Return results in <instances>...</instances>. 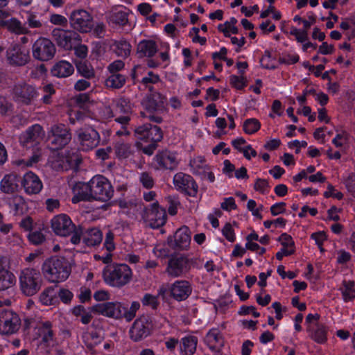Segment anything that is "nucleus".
Segmentation results:
<instances>
[{"label":"nucleus","mask_w":355,"mask_h":355,"mask_svg":"<svg viewBox=\"0 0 355 355\" xmlns=\"http://www.w3.org/2000/svg\"><path fill=\"white\" fill-rule=\"evenodd\" d=\"M347 191L355 197V174H350L345 181Z\"/></svg>","instance_id":"052dcab7"},{"label":"nucleus","mask_w":355,"mask_h":355,"mask_svg":"<svg viewBox=\"0 0 355 355\" xmlns=\"http://www.w3.org/2000/svg\"><path fill=\"white\" fill-rule=\"evenodd\" d=\"M82 238L83 243L87 246H95L102 241L103 234L98 229L92 228L87 230L85 233L83 232Z\"/></svg>","instance_id":"7c9ffc66"},{"label":"nucleus","mask_w":355,"mask_h":355,"mask_svg":"<svg viewBox=\"0 0 355 355\" xmlns=\"http://www.w3.org/2000/svg\"><path fill=\"white\" fill-rule=\"evenodd\" d=\"M173 182L175 186L182 192L192 197L196 196L198 185L191 176L179 173L175 175Z\"/></svg>","instance_id":"a211bd4d"},{"label":"nucleus","mask_w":355,"mask_h":355,"mask_svg":"<svg viewBox=\"0 0 355 355\" xmlns=\"http://www.w3.org/2000/svg\"><path fill=\"white\" fill-rule=\"evenodd\" d=\"M3 257H0V291L12 288L17 282L13 272L3 266Z\"/></svg>","instance_id":"b1692460"},{"label":"nucleus","mask_w":355,"mask_h":355,"mask_svg":"<svg viewBox=\"0 0 355 355\" xmlns=\"http://www.w3.org/2000/svg\"><path fill=\"white\" fill-rule=\"evenodd\" d=\"M71 27L76 31L89 33L93 28V17L83 9L73 10L69 16Z\"/></svg>","instance_id":"9b49d317"},{"label":"nucleus","mask_w":355,"mask_h":355,"mask_svg":"<svg viewBox=\"0 0 355 355\" xmlns=\"http://www.w3.org/2000/svg\"><path fill=\"white\" fill-rule=\"evenodd\" d=\"M21 184L28 194H37L42 189L40 179L32 172H28L24 175Z\"/></svg>","instance_id":"5701e85b"},{"label":"nucleus","mask_w":355,"mask_h":355,"mask_svg":"<svg viewBox=\"0 0 355 355\" xmlns=\"http://www.w3.org/2000/svg\"><path fill=\"white\" fill-rule=\"evenodd\" d=\"M51 227L54 232L61 236H67L72 234L71 241L73 244H78L81 240L83 228L76 227L66 214H60L51 220Z\"/></svg>","instance_id":"39448f33"},{"label":"nucleus","mask_w":355,"mask_h":355,"mask_svg":"<svg viewBox=\"0 0 355 355\" xmlns=\"http://www.w3.org/2000/svg\"><path fill=\"white\" fill-rule=\"evenodd\" d=\"M42 132V128L41 125L36 124L31 126L26 130L24 135L25 141L29 142L36 141L41 137Z\"/></svg>","instance_id":"37998d69"},{"label":"nucleus","mask_w":355,"mask_h":355,"mask_svg":"<svg viewBox=\"0 0 355 355\" xmlns=\"http://www.w3.org/2000/svg\"><path fill=\"white\" fill-rule=\"evenodd\" d=\"M40 300L42 304L50 306L57 302L56 292L53 287H48L40 294Z\"/></svg>","instance_id":"e433bc0d"},{"label":"nucleus","mask_w":355,"mask_h":355,"mask_svg":"<svg viewBox=\"0 0 355 355\" xmlns=\"http://www.w3.org/2000/svg\"><path fill=\"white\" fill-rule=\"evenodd\" d=\"M8 57L11 62L19 66L24 65L29 60L28 52L18 45L8 50Z\"/></svg>","instance_id":"393cba45"},{"label":"nucleus","mask_w":355,"mask_h":355,"mask_svg":"<svg viewBox=\"0 0 355 355\" xmlns=\"http://www.w3.org/2000/svg\"><path fill=\"white\" fill-rule=\"evenodd\" d=\"M244 144H245V140L242 137L234 139L232 142L233 146L237 150H239L240 152H242L246 159H250L248 150H251V155L252 157H256L257 152L254 149L252 148L250 145H248L243 148H241V145H243Z\"/></svg>","instance_id":"a19ab883"},{"label":"nucleus","mask_w":355,"mask_h":355,"mask_svg":"<svg viewBox=\"0 0 355 355\" xmlns=\"http://www.w3.org/2000/svg\"><path fill=\"white\" fill-rule=\"evenodd\" d=\"M58 296L64 304L69 303L73 298V293L68 289L61 288L58 292Z\"/></svg>","instance_id":"e2e57ef3"},{"label":"nucleus","mask_w":355,"mask_h":355,"mask_svg":"<svg viewBox=\"0 0 355 355\" xmlns=\"http://www.w3.org/2000/svg\"><path fill=\"white\" fill-rule=\"evenodd\" d=\"M12 94L15 101L29 105L37 96V91L33 86L26 83H20L14 86Z\"/></svg>","instance_id":"f3484780"},{"label":"nucleus","mask_w":355,"mask_h":355,"mask_svg":"<svg viewBox=\"0 0 355 355\" xmlns=\"http://www.w3.org/2000/svg\"><path fill=\"white\" fill-rule=\"evenodd\" d=\"M156 168L159 170H175L178 162L175 154L168 150L159 152L155 157Z\"/></svg>","instance_id":"412c9836"},{"label":"nucleus","mask_w":355,"mask_h":355,"mask_svg":"<svg viewBox=\"0 0 355 355\" xmlns=\"http://www.w3.org/2000/svg\"><path fill=\"white\" fill-rule=\"evenodd\" d=\"M126 81L125 76L118 73H111V75L105 81L107 88L118 89L123 87Z\"/></svg>","instance_id":"473e14b6"},{"label":"nucleus","mask_w":355,"mask_h":355,"mask_svg":"<svg viewBox=\"0 0 355 355\" xmlns=\"http://www.w3.org/2000/svg\"><path fill=\"white\" fill-rule=\"evenodd\" d=\"M341 291L345 301L351 300L355 297V286L354 282L344 281L343 287L341 288Z\"/></svg>","instance_id":"a18cd8bd"},{"label":"nucleus","mask_w":355,"mask_h":355,"mask_svg":"<svg viewBox=\"0 0 355 355\" xmlns=\"http://www.w3.org/2000/svg\"><path fill=\"white\" fill-rule=\"evenodd\" d=\"M71 129L63 123L53 125L47 134V146L52 150L65 147L71 140Z\"/></svg>","instance_id":"0eeeda50"},{"label":"nucleus","mask_w":355,"mask_h":355,"mask_svg":"<svg viewBox=\"0 0 355 355\" xmlns=\"http://www.w3.org/2000/svg\"><path fill=\"white\" fill-rule=\"evenodd\" d=\"M182 352L184 355H193L196 350L198 338L195 336L184 337L182 339Z\"/></svg>","instance_id":"f704fd0d"},{"label":"nucleus","mask_w":355,"mask_h":355,"mask_svg":"<svg viewBox=\"0 0 355 355\" xmlns=\"http://www.w3.org/2000/svg\"><path fill=\"white\" fill-rule=\"evenodd\" d=\"M116 114H131L132 106L129 100L125 98H119L116 101L115 105Z\"/></svg>","instance_id":"ea45409f"},{"label":"nucleus","mask_w":355,"mask_h":355,"mask_svg":"<svg viewBox=\"0 0 355 355\" xmlns=\"http://www.w3.org/2000/svg\"><path fill=\"white\" fill-rule=\"evenodd\" d=\"M74 68L69 62L61 60L56 62L52 67L51 72L53 76L58 78L68 77L73 73Z\"/></svg>","instance_id":"c85d7f7f"},{"label":"nucleus","mask_w":355,"mask_h":355,"mask_svg":"<svg viewBox=\"0 0 355 355\" xmlns=\"http://www.w3.org/2000/svg\"><path fill=\"white\" fill-rule=\"evenodd\" d=\"M223 234L230 242H233L235 240V235L234 230L232 227L230 223H226L222 230Z\"/></svg>","instance_id":"680f3d73"},{"label":"nucleus","mask_w":355,"mask_h":355,"mask_svg":"<svg viewBox=\"0 0 355 355\" xmlns=\"http://www.w3.org/2000/svg\"><path fill=\"white\" fill-rule=\"evenodd\" d=\"M1 28L7 29L9 32L16 35H26L30 31L19 19L12 17L6 21H1Z\"/></svg>","instance_id":"cd10ccee"},{"label":"nucleus","mask_w":355,"mask_h":355,"mask_svg":"<svg viewBox=\"0 0 355 355\" xmlns=\"http://www.w3.org/2000/svg\"><path fill=\"white\" fill-rule=\"evenodd\" d=\"M19 180L14 174L6 175L1 182V189L7 193H14L17 190Z\"/></svg>","instance_id":"2f4dec72"},{"label":"nucleus","mask_w":355,"mask_h":355,"mask_svg":"<svg viewBox=\"0 0 355 355\" xmlns=\"http://www.w3.org/2000/svg\"><path fill=\"white\" fill-rule=\"evenodd\" d=\"M290 34L295 37V40L303 43L308 40V33L306 31L299 30L295 27H291Z\"/></svg>","instance_id":"603ef678"},{"label":"nucleus","mask_w":355,"mask_h":355,"mask_svg":"<svg viewBox=\"0 0 355 355\" xmlns=\"http://www.w3.org/2000/svg\"><path fill=\"white\" fill-rule=\"evenodd\" d=\"M78 141L83 150H89L97 147L101 137L98 132L92 126L78 128L76 132Z\"/></svg>","instance_id":"f8f14e48"},{"label":"nucleus","mask_w":355,"mask_h":355,"mask_svg":"<svg viewBox=\"0 0 355 355\" xmlns=\"http://www.w3.org/2000/svg\"><path fill=\"white\" fill-rule=\"evenodd\" d=\"M139 307L140 304L138 302H133L128 310L125 307L124 309H122L123 317H124L128 321H130L135 317L136 312Z\"/></svg>","instance_id":"8fccbe9b"},{"label":"nucleus","mask_w":355,"mask_h":355,"mask_svg":"<svg viewBox=\"0 0 355 355\" xmlns=\"http://www.w3.org/2000/svg\"><path fill=\"white\" fill-rule=\"evenodd\" d=\"M192 288L189 282L180 280L174 282L171 288V296L178 301L185 300L191 293Z\"/></svg>","instance_id":"4be33fe9"},{"label":"nucleus","mask_w":355,"mask_h":355,"mask_svg":"<svg viewBox=\"0 0 355 355\" xmlns=\"http://www.w3.org/2000/svg\"><path fill=\"white\" fill-rule=\"evenodd\" d=\"M19 282L22 293L26 296H33L40 290L42 278L39 270L26 268L21 270Z\"/></svg>","instance_id":"423d86ee"},{"label":"nucleus","mask_w":355,"mask_h":355,"mask_svg":"<svg viewBox=\"0 0 355 355\" xmlns=\"http://www.w3.org/2000/svg\"><path fill=\"white\" fill-rule=\"evenodd\" d=\"M269 187L268 182L265 179L258 178L257 179L254 189L255 191H259L261 193H264L266 189Z\"/></svg>","instance_id":"69168bd1"},{"label":"nucleus","mask_w":355,"mask_h":355,"mask_svg":"<svg viewBox=\"0 0 355 355\" xmlns=\"http://www.w3.org/2000/svg\"><path fill=\"white\" fill-rule=\"evenodd\" d=\"M44 275L51 282L65 281L71 274L69 262L62 257H52L46 259L42 265Z\"/></svg>","instance_id":"20e7f679"},{"label":"nucleus","mask_w":355,"mask_h":355,"mask_svg":"<svg viewBox=\"0 0 355 355\" xmlns=\"http://www.w3.org/2000/svg\"><path fill=\"white\" fill-rule=\"evenodd\" d=\"M78 161H79L78 156L76 155L74 159H69L67 157H62L58 158V159L53 160L52 162V165L54 168L56 170H68L73 163L77 164Z\"/></svg>","instance_id":"58836bf2"},{"label":"nucleus","mask_w":355,"mask_h":355,"mask_svg":"<svg viewBox=\"0 0 355 355\" xmlns=\"http://www.w3.org/2000/svg\"><path fill=\"white\" fill-rule=\"evenodd\" d=\"M261 127L259 121L256 119H249L243 123V130L246 134L251 135L257 132Z\"/></svg>","instance_id":"de8ad7c7"},{"label":"nucleus","mask_w":355,"mask_h":355,"mask_svg":"<svg viewBox=\"0 0 355 355\" xmlns=\"http://www.w3.org/2000/svg\"><path fill=\"white\" fill-rule=\"evenodd\" d=\"M50 21L55 25L66 26L67 24V19L58 14H53L50 17Z\"/></svg>","instance_id":"338daca9"},{"label":"nucleus","mask_w":355,"mask_h":355,"mask_svg":"<svg viewBox=\"0 0 355 355\" xmlns=\"http://www.w3.org/2000/svg\"><path fill=\"white\" fill-rule=\"evenodd\" d=\"M141 303L144 306H150L153 309H157L159 304L157 296L149 293L145 294L141 300Z\"/></svg>","instance_id":"3c124183"},{"label":"nucleus","mask_w":355,"mask_h":355,"mask_svg":"<svg viewBox=\"0 0 355 355\" xmlns=\"http://www.w3.org/2000/svg\"><path fill=\"white\" fill-rule=\"evenodd\" d=\"M191 242V235L189 229L187 226H182L179 228L174 235V246L178 249H187Z\"/></svg>","instance_id":"a878e982"},{"label":"nucleus","mask_w":355,"mask_h":355,"mask_svg":"<svg viewBox=\"0 0 355 355\" xmlns=\"http://www.w3.org/2000/svg\"><path fill=\"white\" fill-rule=\"evenodd\" d=\"M27 24L32 28H39L42 26V22L33 13L29 14L27 18Z\"/></svg>","instance_id":"774afa93"},{"label":"nucleus","mask_w":355,"mask_h":355,"mask_svg":"<svg viewBox=\"0 0 355 355\" xmlns=\"http://www.w3.org/2000/svg\"><path fill=\"white\" fill-rule=\"evenodd\" d=\"M114 52L119 57L127 58L130 55L131 45L128 41L125 40L116 41L114 43Z\"/></svg>","instance_id":"c9c22d12"},{"label":"nucleus","mask_w":355,"mask_h":355,"mask_svg":"<svg viewBox=\"0 0 355 355\" xmlns=\"http://www.w3.org/2000/svg\"><path fill=\"white\" fill-rule=\"evenodd\" d=\"M114 236L113 232L110 230H109L105 235L104 245L106 250L110 252H111L115 248L114 243Z\"/></svg>","instance_id":"13d9d810"},{"label":"nucleus","mask_w":355,"mask_h":355,"mask_svg":"<svg viewBox=\"0 0 355 355\" xmlns=\"http://www.w3.org/2000/svg\"><path fill=\"white\" fill-rule=\"evenodd\" d=\"M166 98L159 92L150 93L145 97L142 105L148 113H162L166 111Z\"/></svg>","instance_id":"6ab92c4d"},{"label":"nucleus","mask_w":355,"mask_h":355,"mask_svg":"<svg viewBox=\"0 0 355 355\" xmlns=\"http://www.w3.org/2000/svg\"><path fill=\"white\" fill-rule=\"evenodd\" d=\"M29 241L34 245L42 244L44 240V235L39 231H35L28 234Z\"/></svg>","instance_id":"6e6d98bb"},{"label":"nucleus","mask_w":355,"mask_h":355,"mask_svg":"<svg viewBox=\"0 0 355 355\" xmlns=\"http://www.w3.org/2000/svg\"><path fill=\"white\" fill-rule=\"evenodd\" d=\"M114 149L116 155L120 158H126L132 153L131 145L122 141L117 142Z\"/></svg>","instance_id":"c03bdc74"},{"label":"nucleus","mask_w":355,"mask_h":355,"mask_svg":"<svg viewBox=\"0 0 355 355\" xmlns=\"http://www.w3.org/2000/svg\"><path fill=\"white\" fill-rule=\"evenodd\" d=\"M40 341V347L49 355H64L61 342L56 336L53 324L49 321L42 322L37 327Z\"/></svg>","instance_id":"f03ea898"},{"label":"nucleus","mask_w":355,"mask_h":355,"mask_svg":"<svg viewBox=\"0 0 355 355\" xmlns=\"http://www.w3.org/2000/svg\"><path fill=\"white\" fill-rule=\"evenodd\" d=\"M142 218L152 228H159L163 226L167 218L165 209L159 207L157 202H154L150 208H144Z\"/></svg>","instance_id":"ddd939ff"},{"label":"nucleus","mask_w":355,"mask_h":355,"mask_svg":"<svg viewBox=\"0 0 355 355\" xmlns=\"http://www.w3.org/2000/svg\"><path fill=\"white\" fill-rule=\"evenodd\" d=\"M108 20L112 24L123 26L128 22V15L122 10H113L109 14Z\"/></svg>","instance_id":"4c0bfd02"},{"label":"nucleus","mask_w":355,"mask_h":355,"mask_svg":"<svg viewBox=\"0 0 355 355\" xmlns=\"http://www.w3.org/2000/svg\"><path fill=\"white\" fill-rule=\"evenodd\" d=\"M21 326V319L15 312L6 310L0 313V334L9 335L16 333Z\"/></svg>","instance_id":"4468645a"},{"label":"nucleus","mask_w":355,"mask_h":355,"mask_svg":"<svg viewBox=\"0 0 355 355\" xmlns=\"http://www.w3.org/2000/svg\"><path fill=\"white\" fill-rule=\"evenodd\" d=\"M72 313L76 317H80V321L84 324H89L93 318L91 312L87 311L82 305L75 306L72 309Z\"/></svg>","instance_id":"79ce46f5"},{"label":"nucleus","mask_w":355,"mask_h":355,"mask_svg":"<svg viewBox=\"0 0 355 355\" xmlns=\"http://www.w3.org/2000/svg\"><path fill=\"white\" fill-rule=\"evenodd\" d=\"M114 192L110 181L104 176L98 175L83 186L78 194V200L107 202L112 198Z\"/></svg>","instance_id":"f257e3e1"},{"label":"nucleus","mask_w":355,"mask_h":355,"mask_svg":"<svg viewBox=\"0 0 355 355\" xmlns=\"http://www.w3.org/2000/svg\"><path fill=\"white\" fill-rule=\"evenodd\" d=\"M278 241L283 245V248L295 250L294 241H293L292 237L286 233L281 234L278 239Z\"/></svg>","instance_id":"864d4df0"},{"label":"nucleus","mask_w":355,"mask_h":355,"mask_svg":"<svg viewBox=\"0 0 355 355\" xmlns=\"http://www.w3.org/2000/svg\"><path fill=\"white\" fill-rule=\"evenodd\" d=\"M83 342L86 347L92 350L94 347L98 344L101 343L104 339L103 336L101 334V331L94 330L91 332L85 331L83 334Z\"/></svg>","instance_id":"c756f323"},{"label":"nucleus","mask_w":355,"mask_h":355,"mask_svg":"<svg viewBox=\"0 0 355 355\" xmlns=\"http://www.w3.org/2000/svg\"><path fill=\"white\" fill-rule=\"evenodd\" d=\"M91 309L103 315L118 319L123 317L122 309L124 307L119 302H105L93 306Z\"/></svg>","instance_id":"aec40b11"},{"label":"nucleus","mask_w":355,"mask_h":355,"mask_svg":"<svg viewBox=\"0 0 355 355\" xmlns=\"http://www.w3.org/2000/svg\"><path fill=\"white\" fill-rule=\"evenodd\" d=\"M43 91L45 93L42 98V101L45 104H49L51 101V95L55 94V89L52 85H46L43 87Z\"/></svg>","instance_id":"bf43d9fd"},{"label":"nucleus","mask_w":355,"mask_h":355,"mask_svg":"<svg viewBox=\"0 0 355 355\" xmlns=\"http://www.w3.org/2000/svg\"><path fill=\"white\" fill-rule=\"evenodd\" d=\"M325 198L333 197L338 200H341L343 198V194L340 191L335 192V189L333 185L329 184L327 191L324 193Z\"/></svg>","instance_id":"0e129e2a"},{"label":"nucleus","mask_w":355,"mask_h":355,"mask_svg":"<svg viewBox=\"0 0 355 355\" xmlns=\"http://www.w3.org/2000/svg\"><path fill=\"white\" fill-rule=\"evenodd\" d=\"M76 67L78 73L85 78L90 79L94 77V70L90 65H88L85 62H80L77 64Z\"/></svg>","instance_id":"09e8293b"},{"label":"nucleus","mask_w":355,"mask_h":355,"mask_svg":"<svg viewBox=\"0 0 355 355\" xmlns=\"http://www.w3.org/2000/svg\"><path fill=\"white\" fill-rule=\"evenodd\" d=\"M157 45L152 40H144L141 41L137 47V54L139 58H152L157 52Z\"/></svg>","instance_id":"bb28decb"},{"label":"nucleus","mask_w":355,"mask_h":355,"mask_svg":"<svg viewBox=\"0 0 355 355\" xmlns=\"http://www.w3.org/2000/svg\"><path fill=\"white\" fill-rule=\"evenodd\" d=\"M135 135L138 139L156 143L163 138L161 128L150 123H146L135 128Z\"/></svg>","instance_id":"dca6fc26"},{"label":"nucleus","mask_w":355,"mask_h":355,"mask_svg":"<svg viewBox=\"0 0 355 355\" xmlns=\"http://www.w3.org/2000/svg\"><path fill=\"white\" fill-rule=\"evenodd\" d=\"M102 275L106 284L120 288L131 282L132 271L125 263H114L104 268Z\"/></svg>","instance_id":"7ed1b4c3"},{"label":"nucleus","mask_w":355,"mask_h":355,"mask_svg":"<svg viewBox=\"0 0 355 355\" xmlns=\"http://www.w3.org/2000/svg\"><path fill=\"white\" fill-rule=\"evenodd\" d=\"M310 331H313L311 337L318 343H324L327 340L326 330L322 325L316 324L315 329L312 327Z\"/></svg>","instance_id":"49530a36"},{"label":"nucleus","mask_w":355,"mask_h":355,"mask_svg":"<svg viewBox=\"0 0 355 355\" xmlns=\"http://www.w3.org/2000/svg\"><path fill=\"white\" fill-rule=\"evenodd\" d=\"M153 327L152 322L147 316H141L133 322L130 329V338L138 342L150 335Z\"/></svg>","instance_id":"2eb2a0df"},{"label":"nucleus","mask_w":355,"mask_h":355,"mask_svg":"<svg viewBox=\"0 0 355 355\" xmlns=\"http://www.w3.org/2000/svg\"><path fill=\"white\" fill-rule=\"evenodd\" d=\"M206 339L210 349H216L223 346L224 340L222 335L216 329L209 331Z\"/></svg>","instance_id":"72a5a7b5"},{"label":"nucleus","mask_w":355,"mask_h":355,"mask_svg":"<svg viewBox=\"0 0 355 355\" xmlns=\"http://www.w3.org/2000/svg\"><path fill=\"white\" fill-rule=\"evenodd\" d=\"M55 52L56 48L52 41L43 37L38 38L32 46L33 58L42 62L53 59Z\"/></svg>","instance_id":"6e6552de"},{"label":"nucleus","mask_w":355,"mask_h":355,"mask_svg":"<svg viewBox=\"0 0 355 355\" xmlns=\"http://www.w3.org/2000/svg\"><path fill=\"white\" fill-rule=\"evenodd\" d=\"M139 180L142 185L146 189H150L154 185L153 177L147 172H143L140 175Z\"/></svg>","instance_id":"5fc2aeb1"},{"label":"nucleus","mask_w":355,"mask_h":355,"mask_svg":"<svg viewBox=\"0 0 355 355\" xmlns=\"http://www.w3.org/2000/svg\"><path fill=\"white\" fill-rule=\"evenodd\" d=\"M230 84L237 89H241L245 86L244 78L242 76H237L232 75L230 78Z\"/></svg>","instance_id":"4d7b16f0"},{"label":"nucleus","mask_w":355,"mask_h":355,"mask_svg":"<svg viewBox=\"0 0 355 355\" xmlns=\"http://www.w3.org/2000/svg\"><path fill=\"white\" fill-rule=\"evenodd\" d=\"M193 264V260L184 255H173L168 260L166 272L171 277H180L186 275L190 270Z\"/></svg>","instance_id":"1a4fd4ad"},{"label":"nucleus","mask_w":355,"mask_h":355,"mask_svg":"<svg viewBox=\"0 0 355 355\" xmlns=\"http://www.w3.org/2000/svg\"><path fill=\"white\" fill-rule=\"evenodd\" d=\"M51 35L58 46L65 50H71L81 41L80 35L74 30L54 28Z\"/></svg>","instance_id":"9d476101"}]
</instances>
